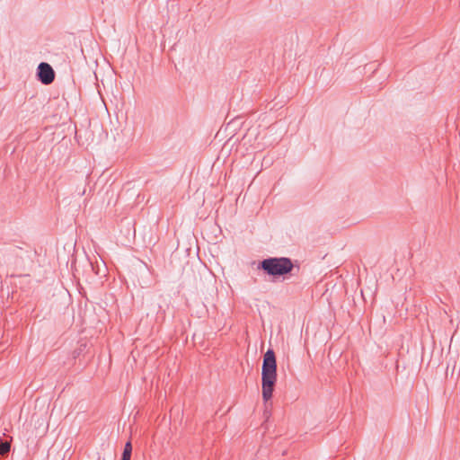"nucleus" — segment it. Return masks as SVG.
Instances as JSON below:
<instances>
[{"label":"nucleus","instance_id":"nucleus-2","mask_svg":"<svg viewBox=\"0 0 460 460\" xmlns=\"http://www.w3.org/2000/svg\"><path fill=\"white\" fill-rule=\"evenodd\" d=\"M261 268L270 275H284L292 270L293 264L287 258H270L261 262Z\"/></svg>","mask_w":460,"mask_h":460},{"label":"nucleus","instance_id":"nucleus-1","mask_svg":"<svg viewBox=\"0 0 460 460\" xmlns=\"http://www.w3.org/2000/svg\"><path fill=\"white\" fill-rule=\"evenodd\" d=\"M277 381V362L272 349L266 351L263 357L261 369L262 398L268 401L271 398L273 388Z\"/></svg>","mask_w":460,"mask_h":460},{"label":"nucleus","instance_id":"nucleus-4","mask_svg":"<svg viewBox=\"0 0 460 460\" xmlns=\"http://www.w3.org/2000/svg\"><path fill=\"white\" fill-rule=\"evenodd\" d=\"M11 445L9 442L0 443V455H5L10 451Z\"/></svg>","mask_w":460,"mask_h":460},{"label":"nucleus","instance_id":"nucleus-5","mask_svg":"<svg viewBox=\"0 0 460 460\" xmlns=\"http://www.w3.org/2000/svg\"><path fill=\"white\" fill-rule=\"evenodd\" d=\"M131 451H132L131 444H130V442H128L125 445L122 456L130 457L131 456Z\"/></svg>","mask_w":460,"mask_h":460},{"label":"nucleus","instance_id":"nucleus-3","mask_svg":"<svg viewBox=\"0 0 460 460\" xmlns=\"http://www.w3.org/2000/svg\"><path fill=\"white\" fill-rule=\"evenodd\" d=\"M38 76L44 84H49L54 81L55 72L48 63H40L38 67Z\"/></svg>","mask_w":460,"mask_h":460},{"label":"nucleus","instance_id":"nucleus-6","mask_svg":"<svg viewBox=\"0 0 460 460\" xmlns=\"http://www.w3.org/2000/svg\"><path fill=\"white\" fill-rule=\"evenodd\" d=\"M121 460H130V457L122 456Z\"/></svg>","mask_w":460,"mask_h":460}]
</instances>
